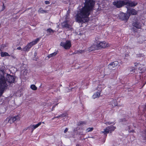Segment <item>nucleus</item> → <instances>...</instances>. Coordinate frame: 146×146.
<instances>
[{"label":"nucleus","mask_w":146,"mask_h":146,"mask_svg":"<svg viewBox=\"0 0 146 146\" xmlns=\"http://www.w3.org/2000/svg\"><path fill=\"white\" fill-rule=\"evenodd\" d=\"M95 4L93 0H85L84 6L78 12L76 15V20L78 23L87 22L88 17L92 10Z\"/></svg>","instance_id":"obj_1"},{"label":"nucleus","mask_w":146,"mask_h":146,"mask_svg":"<svg viewBox=\"0 0 146 146\" xmlns=\"http://www.w3.org/2000/svg\"><path fill=\"white\" fill-rule=\"evenodd\" d=\"M15 78L16 77L15 76L11 75L9 74H7L5 80H4L7 84V86L8 85L10 86L11 84L15 83Z\"/></svg>","instance_id":"obj_2"},{"label":"nucleus","mask_w":146,"mask_h":146,"mask_svg":"<svg viewBox=\"0 0 146 146\" xmlns=\"http://www.w3.org/2000/svg\"><path fill=\"white\" fill-rule=\"evenodd\" d=\"M40 39L39 38H37L35 40L32 42H30L28 44L23 48V50L24 51H29V49L33 46V45L36 44V43L39 41Z\"/></svg>","instance_id":"obj_3"},{"label":"nucleus","mask_w":146,"mask_h":146,"mask_svg":"<svg viewBox=\"0 0 146 146\" xmlns=\"http://www.w3.org/2000/svg\"><path fill=\"white\" fill-rule=\"evenodd\" d=\"M125 1L116 0L114 1L113 4L117 8H120L125 5Z\"/></svg>","instance_id":"obj_4"},{"label":"nucleus","mask_w":146,"mask_h":146,"mask_svg":"<svg viewBox=\"0 0 146 146\" xmlns=\"http://www.w3.org/2000/svg\"><path fill=\"white\" fill-rule=\"evenodd\" d=\"M116 129V127L113 126H110L107 127L106 128L104 129V131L102 132L104 133L105 135L107 136V134L109 133H111V132L114 130Z\"/></svg>","instance_id":"obj_5"},{"label":"nucleus","mask_w":146,"mask_h":146,"mask_svg":"<svg viewBox=\"0 0 146 146\" xmlns=\"http://www.w3.org/2000/svg\"><path fill=\"white\" fill-rule=\"evenodd\" d=\"M60 45L65 49H68L71 47V44L70 41L67 40L65 42H61L60 44Z\"/></svg>","instance_id":"obj_6"},{"label":"nucleus","mask_w":146,"mask_h":146,"mask_svg":"<svg viewBox=\"0 0 146 146\" xmlns=\"http://www.w3.org/2000/svg\"><path fill=\"white\" fill-rule=\"evenodd\" d=\"M61 25L62 26L63 28H65L68 30L72 29V28L71 25L68 23V21L67 20L63 21Z\"/></svg>","instance_id":"obj_7"},{"label":"nucleus","mask_w":146,"mask_h":146,"mask_svg":"<svg viewBox=\"0 0 146 146\" xmlns=\"http://www.w3.org/2000/svg\"><path fill=\"white\" fill-rule=\"evenodd\" d=\"M5 74L4 70H3L0 69V83H6L4 80H5L4 75Z\"/></svg>","instance_id":"obj_8"},{"label":"nucleus","mask_w":146,"mask_h":146,"mask_svg":"<svg viewBox=\"0 0 146 146\" xmlns=\"http://www.w3.org/2000/svg\"><path fill=\"white\" fill-rule=\"evenodd\" d=\"M130 16V15L127 14L121 13L119 14V18L123 20L126 21L128 20Z\"/></svg>","instance_id":"obj_9"},{"label":"nucleus","mask_w":146,"mask_h":146,"mask_svg":"<svg viewBox=\"0 0 146 146\" xmlns=\"http://www.w3.org/2000/svg\"><path fill=\"white\" fill-rule=\"evenodd\" d=\"M7 87V84L5 83H0V97L2 95L5 89Z\"/></svg>","instance_id":"obj_10"},{"label":"nucleus","mask_w":146,"mask_h":146,"mask_svg":"<svg viewBox=\"0 0 146 146\" xmlns=\"http://www.w3.org/2000/svg\"><path fill=\"white\" fill-rule=\"evenodd\" d=\"M125 5H127L131 7H134L136 5L137 3L135 1H125Z\"/></svg>","instance_id":"obj_11"},{"label":"nucleus","mask_w":146,"mask_h":146,"mask_svg":"<svg viewBox=\"0 0 146 146\" xmlns=\"http://www.w3.org/2000/svg\"><path fill=\"white\" fill-rule=\"evenodd\" d=\"M98 49L102 48H105L108 46V44L105 41L100 42L98 44Z\"/></svg>","instance_id":"obj_12"},{"label":"nucleus","mask_w":146,"mask_h":146,"mask_svg":"<svg viewBox=\"0 0 146 146\" xmlns=\"http://www.w3.org/2000/svg\"><path fill=\"white\" fill-rule=\"evenodd\" d=\"M127 12L129 13L128 14H131L135 15L137 14V12L135 10L132 9H129L128 7L127 8Z\"/></svg>","instance_id":"obj_13"},{"label":"nucleus","mask_w":146,"mask_h":146,"mask_svg":"<svg viewBox=\"0 0 146 146\" xmlns=\"http://www.w3.org/2000/svg\"><path fill=\"white\" fill-rule=\"evenodd\" d=\"M118 64V63L117 61H115L111 63L108 65L109 68L111 69L117 66Z\"/></svg>","instance_id":"obj_14"},{"label":"nucleus","mask_w":146,"mask_h":146,"mask_svg":"<svg viewBox=\"0 0 146 146\" xmlns=\"http://www.w3.org/2000/svg\"><path fill=\"white\" fill-rule=\"evenodd\" d=\"M42 123L41 122H39L38 124H36L35 125H31L30 126L28 127V128H29L32 129L31 132H32L33 130L35 129L36 128L38 127L39 125L41 124Z\"/></svg>","instance_id":"obj_15"},{"label":"nucleus","mask_w":146,"mask_h":146,"mask_svg":"<svg viewBox=\"0 0 146 146\" xmlns=\"http://www.w3.org/2000/svg\"><path fill=\"white\" fill-rule=\"evenodd\" d=\"M133 26L137 29H140L141 27L140 23L138 21H135L132 24Z\"/></svg>","instance_id":"obj_16"},{"label":"nucleus","mask_w":146,"mask_h":146,"mask_svg":"<svg viewBox=\"0 0 146 146\" xmlns=\"http://www.w3.org/2000/svg\"><path fill=\"white\" fill-rule=\"evenodd\" d=\"M139 70L140 73H142L146 71V68L144 65L141 64L139 66Z\"/></svg>","instance_id":"obj_17"},{"label":"nucleus","mask_w":146,"mask_h":146,"mask_svg":"<svg viewBox=\"0 0 146 146\" xmlns=\"http://www.w3.org/2000/svg\"><path fill=\"white\" fill-rule=\"evenodd\" d=\"M98 45H93L91 46L90 48V50L92 51L98 49Z\"/></svg>","instance_id":"obj_18"},{"label":"nucleus","mask_w":146,"mask_h":146,"mask_svg":"<svg viewBox=\"0 0 146 146\" xmlns=\"http://www.w3.org/2000/svg\"><path fill=\"white\" fill-rule=\"evenodd\" d=\"M46 32L48 34V35H51L52 33H53L54 32V31L52 30L50 28L47 29L46 30Z\"/></svg>","instance_id":"obj_19"},{"label":"nucleus","mask_w":146,"mask_h":146,"mask_svg":"<svg viewBox=\"0 0 146 146\" xmlns=\"http://www.w3.org/2000/svg\"><path fill=\"white\" fill-rule=\"evenodd\" d=\"M12 120V122H14L16 120H19V116H16L15 117L11 118Z\"/></svg>","instance_id":"obj_20"},{"label":"nucleus","mask_w":146,"mask_h":146,"mask_svg":"<svg viewBox=\"0 0 146 146\" xmlns=\"http://www.w3.org/2000/svg\"><path fill=\"white\" fill-rule=\"evenodd\" d=\"M100 93L99 92H97L96 93L94 94L93 97L94 99L96 98L97 97H98L100 96Z\"/></svg>","instance_id":"obj_21"},{"label":"nucleus","mask_w":146,"mask_h":146,"mask_svg":"<svg viewBox=\"0 0 146 146\" xmlns=\"http://www.w3.org/2000/svg\"><path fill=\"white\" fill-rule=\"evenodd\" d=\"M9 56V55L7 52H1V56L2 57L6 56Z\"/></svg>","instance_id":"obj_22"},{"label":"nucleus","mask_w":146,"mask_h":146,"mask_svg":"<svg viewBox=\"0 0 146 146\" xmlns=\"http://www.w3.org/2000/svg\"><path fill=\"white\" fill-rule=\"evenodd\" d=\"M57 54V53L56 52H55L54 53H53L51 54H50L49 55H48L47 57L49 58H50L54 56H55L56 54Z\"/></svg>","instance_id":"obj_23"},{"label":"nucleus","mask_w":146,"mask_h":146,"mask_svg":"<svg viewBox=\"0 0 146 146\" xmlns=\"http://www.w3.org/2000/svg\"><path fill=\"white\" fill-rule=\"evenodd\" d=\"M31 88L33 90H37V88L34 84L31 85Z\"/></svg>","instance_id":"obj_24"},{"label":"nucleus","mask_w":146,"mask_h":146,"mask_svg":"<svg viewBox=\"0 0 146 146\" xmlns=\"http://www.w3.org/2000/svg\"><path fill=\"white\" fill-rule=\"evenodd\" d=\"M38 12L42 13H46V11L43 10L41 8H40L39 9L38 11Z\"/></svg>","instance_id":"obj_25"},{"label":"nucleus","mask_w":146,"mask_h":146,"mask_svg":"<svg viewBox=\"0 0 146 146\" xmlns=\"http://www.w3.org/2000/svg\"><path fill=\"white\" fill-rule=\"evenodd\" d=\"M66 116V115L64 114H61L60 115L57 116H56V117H54L53 118H52V119H54V118H59V117H65Z\"/></svg>","instance_id":"obj_26"},{"label":"nucleus","mask_w":146,"mask_h":146,"mask_svg":"<svg viewBox=\"0 0 146 146\" xmlns=\"http://www.w3.org/2000/svg\"><path fill=\"white\" fill-rule=\"evenodd\" d=\"M86 123L84 121H80L78 123V126L80 125H83V124H85Z\"/></svg>","instance_id":"obj_27"},{"label":"nucleus","mask_w":146,"mask_h":146,"mask_svg":"<svg viewBox=\"0 0 146 146\" xmlns=\"http://www.w3.org/2000/svg\"><path fill=\"white\" fill-rule=\"evenodd\" d=\"M93 129V127H89L86 130L88 132H89L92 131Z\"/></svg>","instance_id":"obj_28"},{"label":"nucleus","mask_w":146,"mask_h":146,"mask_svg":"<svg viewBox=\"0 0 146 146\" xmlns=\"http://www.w3.org/2000/svg\"><path fill=\"white\" fill-rule=\"evenodd\" d=\"M7 119H8V122L9 123H13V122H12V120H11V118L10 119L7 118Z\"/></svg>","instance_id":"obj_29"},{"label":"nucleus","mask_w":146,"mask_h":146,"mask_svg":"<svg viewBox=\"0 0 146 146\" xmlns=\"http://www.w3.org/2000/svg\"><path fill=\"white\" fill-rule=\"evenodd\" d=\"M113 122H106L105 123L107 125V124H108L109 125H110V124H112L113 123Z\"/></svg>","instance_id":"obj_30"},{"label":"nucleus","mask_w":146,"mask_h":146,"mask_svg":"<svg viewBox=\"0 0 146 146\" xmlns=\"http://www.w3.org/2000/svg\"><path fill=\"white\" fill-rule=\"evenodd\" d=\"M83 51H82V50H80V51H78V52H74V53H73V54H77V53H82V52H83Z\"/></svg>","instance_id":"obj_31"},{"label":"nucleus","mask_w":146,"mask_h":146,"mask_svg":"<svg viewBox=\"0 0 146 146\" xmlns=\"http://www.w3.org/2000/svg\"><path fill=\"white\" fill-rule=\"evenodd\" d=\"M137 56L138 57H143L144 55L142 54H137Z\"/></svg>","instance_id":"obj_32"},{"label":"nucleus","mask_w":146,"mask_h":146,"mask_svg":"<svg viewBox=\"0 0 146 146\" xmlns=\"http://www.w3.org/2000/svg\"><path fill=\"white\" fill-rule=\"evenodd\" d=\"M141 64L139 63H135V66H139Z\"/></svg>","instance_id":"obj_33"},{"label":"nucleus","mask_w":146,"mask_h":146,"mask_svg":"<svg viewBox=\"0 0 146 146\" xmlns=\"http://www.w3.org/2000/svg\"><path fill=\"white\" fill-rule=\"evenodd\" d=\"M112 101V105L113 106V103H115V100H113V101ZM114 104V106H116L117 105V104Z\"/></svg>","instance_id":"obj_34"},{"label":"nucleus","mask_w":146,"mask_h":146,"mask_svg":"<svg viewBox=\"0 0 146 146\" xmlns=\"http://www.w3.org/2000/svg\"><path fill=\"white\" fill-rule=\"evenodd\" d=\"M134 69H135V68L134 67H131L130 68V71H131V72L133 71Z\"/></svg>","instance_id":"obj_35"},{"label":"nucleus","mask_w":146,"mask_h":146,"mask_svg":"<svg viewBox=\"0 0 146 146\" xmlns=\"http://www.w3.org/2000/svg\"><path fill=\"white\" fill-rule=\"evenodd\" d=\"M45 4L47 5L49 4L50 2L48 1H45Z\"/></svg>","instance_id":"obj_36"},{"label":"nucleus","mask_w":146,"mask_h":146,"mask_svg":"<svg viewBox=\"0 0 146 146\" xmlns=\"http://www.w3.org/2000/svg\"><path fill=\"white\" fill-rule=\"evenodd\" d=\"M68 130V129L67 128H66L64 131V133H66L67 131Z\"/></svg>","instance_id":"obj_37"},{"label":"nucleus","mask_w":146,"mask_h":146,"mask_svg":"<svg viewBox=\"0 0 146 146\" xmlns=\"http://www.w3.org/2000/svg\"><path fill=\"white\" fill-rule=\"evenodd\" d=\"M70 10L69 9L67 11V13L68 15H69V13H70Z\"/></svg>","instance_id":"obj_38"},{"label":"nucleus","mask_w":146,"mask_h":146,"mask_svg":"<svg viewBox=\"0 0 146 146\" xmlns=\"http://www.w3.org/2000/svg\"><path fill=\"white\" fill-rule=\"evenodd\" d=\"M69 15H68V13H67V14H66V15L65 16V19H66L67 18V17Z\"/></svg>","instance_id":"obj_39"},{"label":"nucleus","mask_w":146,"mask_h":146,"mask_svg":"<svg viewBox=\"0 0 146 146\" xmlns=\"http://www.w3.org/2000/svg\"><path fill=\"white\" fill-rule=\"evenodd\" d=\"M58 104H56L54 105L52 107V109L54 108L56 106V105H57Z\"/></svg>","instance_id":"obj_40"},{"label":"nucleus","mask_w":146,"mask_h":146,"mask_svg":"<svg viewBox=\"0 0 146 146\" xmlns=\"http://www.w3.org/2000/svg\"><path fill=\"white\" fill-rule=\"evenodd\" d=\"M21 49L22 48L21 47H17V49L18 50H21Z\"/></svg>","instance_id":"obj_41"},{"label":"nucleus","mask_w":146,"mask_h":146,"mask_svg":"<svg viewBox=\"0 0 146 146\" xmlns=\"http://www.w3.org/2000/svg\"><path fill=\"white\" fill-rule=\"evenodd\" d=\"M135 132V131L133 130H131V131H129V132H130V133H131V132Z\"/></svg>","instance_id":"obj_42"},{"label":"nucleus","mask_w":146,"mask_h":146,"mask_svg":"<svg viewBox=\"0 0 146 146\" xmlns=\"http://www.w3.org/2000/svg\"><path fill=\"white\" fill-rule=\"evenodd\" d=\"M79 35H82V33H79Z\"/></svg>","instance_id":"obj_43"},{"label":"nucleus","mask_w":146,"mask_h":146,"mask_svg":"<svg viewBox=\"0 0 146 146\" xmlns=\"http://www.w3.org/2000/svg\"><path fill=\"white\" fill-rule=\"evenodd\" d=\"M133 31L134 30V28H133Z\"/></svg>","instance_id":"obj_44"},{"label":"nucleus","mask_w":146,"mask_h":146,"mask_svg":"<svg viewBox=\"0 0 146 146\" xmlns=\"http://www.w3.org/2000/svg\"><path fill=\"white\" fill-rule=\"evenodd\" d=\"M76 146H81L79 145H78V146H77V145Z\"/></svg>","instance_id":"obj_45"},{"label":"nucleus","mask_w":146,"mask_h":146,"mask_svg":"<svg viewBox=\"0 0 146 146\" xmlns=\"http://www.w3.org/2000/svg\"><path fill=\"white\" fill-rule=\"evenodd\" d=\"M42 123H44V122H42Z\"/></svg>","instance_id":"obj_46"},{"label":"nucleus","mask_w":146,"mask_h":146,"mask_svg":"<svg viewBox=\"0 0 146 146\" xmlns=\"http://www.w3.org/2000/svg\"><path fill=\"white\" fill-rule=\"evenodd\" d=\"M1 134L0 133V137L1 136Z\"/></svg>","instance_id":"obj_47"}]
</instances>
